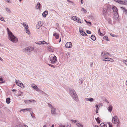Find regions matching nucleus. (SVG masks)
Here are the masks:
<instances>
[{
    "label": "nucleus",
    "instance_id": "4",
    "mask_svg": "<svg viewBox=\"0 0 127 127\" xmlns=\"http://www.w3.org/2000/svg\"><path fill=\"white\" fill-rule=\"evenodd\" d=\"M112 122L113 124H118L119 123L118 118L116 116H115L112 119Z\"/></svg>",
    "mask_w": 127,
    "mask_h": 127
},
{
    "label": "nucleus",
    "instance_id": "16",
    "mask_svg": "<svg viewBox=\"0 0 127 127\" xmlns=\"http://www.w3.org/2000/svg\"><path fill=\"white\" fill-rule=\"evenodd\" d=\"M31 87L35 89L36 91H37L38 90V88L37 87V86L35 84H31Z\"/></svg>",
    "mask_w": 127,
    "mask_h": 127
},
{
    "label": "nucleus",
    "instance_id": "21",
    "mask_svg": "<svg viewBox=\"0 0 127 127\" xmlns=\"http://www.w3.org/2000/svg\"><path fill=\"white\" fill-rule=\"evenodd\" d=\"M53 35L55 36V38L57 39H58L59 37V35L56 32H55L53 34Z\"/></svg>",
    "mask_w": 127,
    "mask_h": 127
},
{
    "label": "nucleus",
    "instance_id": "11",
    "mask_svg": "<svg viewBox=\"0 0 127 127\" xmlns=\"http://www.w3.org/2000/svg\"><path fill=\"white\" fill-rule=\"evenodd\" d=\"M101 55L102 56H108L110 55L109 53L106 51L102 52L101 53Z\"/></svg>",
    "mask_w": 127,
    "mask_h": 127
},
{
    "label": "nucleus",
    "instance_id": "43",
    "mask_svg": "<svg viewBox=\"0 0 127 127\" xmlns=\"http://www.w3.org/2000/svg\"><path fill=\"white\" fill-rule=\"evenodd\" d=\"M81 10L82 11H83L85 13H86L87 12V11H86V9H85L84 8H81Z\"/></svg>",
    "mask_w": 127,
    "mask_h": 127
},
{
    "label": "nucleus",
    "instance_id": "49",
    "mask_svg": "<svg viewBox=\"0 0 127 127\" xmlns=\"http://www.w3.org/2000/svg\"><path fill=\"white\" fill-rule=\"evenodd\" d=\"M52 114L53 115H56V112H51Z\"/></svg>",
    "mask_w": 127,
    "mask_h": 127
},
{
    "label": "nucleus",
    "instance_id": "57",
    "mask_svg": "<svg viewBox=\"0 0 127 127\" xmlns=\"http://www.w3.org/2000/svg\"><path fill=\"white\" fill-rule=\"evenodd\" d=\"M78 127H83V125L82 124H79L78 125Z\"/></svg>",
    "mask_w": 127,
    "mask_h": 127
},
{
    "label": "nucleus",
    "instance_id": "41",
    "mask_svg": "<svg viewBox=\"0 0 127 127\" xmlns=\"http://www.w3.org/2000/svg\"><path fill=\"white\" fill-rule=\"evenodd\" d=\"M109 58H105V60H103V61H109Z\"/></svg>",
    "mask_w": 127,
    "mask_h": 127
},
{
    "label": "nucleus",
    "instance_id": "33",
    "mask_svg": "<svg viewBox=\"0 0 127 127\" xmlns=\"http://www.w3.org/2000/svg\"><path fill=\"white\" fill-rule=\"evenodd\" d=\"M4 81H3L2 78L0 77V83H4Z\"/></svg>",
    "mask_w": 127,
    "mask_h": 127
},
{
    "label": "nucleus",
    "instance_id": "3",
    "mask_svg": "<svg viewBox=\"0 0 127 127\" xmlns=\"http://www.w3.org/2000/svg\"><path fill=\"white\" fill-rule=\"evenodd\" d=\"M49 59L50 60V63L52 64L56 63L57 61V57L53 54L50 55L49 57Z\"/></svg>",
    "mask_w": 127,
    "mask_h": 127
},
{
    "label": "nucleus",
    "instance_id": "48",
    "mask_svg": "<svg viewBox=\"0 0 127 127\" xmlns=\"http://www.w3.org/2000/svg\"><path fill=\"white\" fill-rule=\"evenodd\" d=\"M107 20L108 21V22L109 23H111V19H110V18H107Z\"/></svg>",
    "mask_w": 127,
    "mask_h": 127
},
{
    "label": "nucleus",
    "instance_id": "38",
    "mask_svg": "<svg viewBox=\"0 0 127 127\" xmlns=\"http://www.w3.org/2000/svg\"><path fill=\"white\" fill-rule=\"evenodd\" d=\"M51 108V111H56V109L53 107Z\"/></svg>",
    "mask_w": 127,
    "mask_h": 127
},
{
    "label": "nucleus",
    "instance_id": "50",
    "mask_svg": "<svg viewBox=\"0 0 127 127\" xmlns=\"http://www.w3.org/2000/svg\"><path fill=\"white\" fill-rule=\"evenodd\" d=\"M85 21L88 24V23H89V24H90V25H91V23L90 22H88V21H87L85 19Z\"/></svg>",
    "mask_w": 127,
    "mask_h": 127
},
{
    "label": "nucleus",
    "instance_id": "46",
    "mask_svg": "<svg viewBox=\"0 0 127 127\" xmlns=\"http://www.w3.org/2000/svg\"><path fill=\"white\" fill-rule=\"evenodd\" d=\"M100 31V29H99L98 31V32L99 34L101 35H103V34L102 33H101Z\"/></svg>",
    "mask_w": 127,
    "mask_h": 127
},
{
    "label": "nucleus",
    "instance_id": "61",
    "mask_svg": "<svg viewBox=\"0 0 127 127\" xmlns=\"http://www.w3.org/2000/svg\"><path fill=\"white\" fill-rule=\"evenodd\" d=\"M56 26H57V27H59V24H58V23H56Z\"/></svg>",
    "mask_w": 127,
    "mask_h": 127
},
{
    "label": "nucleus",
    "instance_id": "5",
    "mask_svg": "<svg viewBox=\"0 0 127 127\" xmlns=\"http://www.w3.org/2000/svg\"><path fill=\"white\" fill-rule=\"evenodd\" d=\"M24 50L25 52H30L34 50V48L32 47H28L25 48Z\"/></svg>",
    "mask_w": 127,
    "mask_h": 127
},
{
    "label": "nucleus",
    "instance_id": "22",
    "mask_svg": "<svg viewBox=\"0 0 127 127\" xmlns=\"http://www.w3.org/2000/svg\"><path fill=\"white\" fill-rule=\"evenodd\" d=\"M48 11H45L42 14V15L44 17H46L48 14Z\"/></svg>",
    "mask_w": 127,
    "mask_h": 127
},
{
    "label": "nucleus",
    "instance_id": "40",
    "mask_svg": "<svg viewBox=\"0 0 127 127\" xmlns=\"http://www.w3.org/2000/svg\"><path fill=\"white\" fill-rule=\"evenodd\" d=\"M30 114L32 116V117L33 118H35V117L33 115V112H31L30 113Z\"/></svg>",
    "mask_w": 127,
    "mask_h": 127
},
{
    "label": "nucleus",
    "instance_id": "17",
    "mask_svg": "<svg viewBox=\"0 0 127 127\" xmlns=\"http://www.w3.org/2000/svg\"><path fill=\"white\" fill-rule=\"evenodd\" d=\"M32 110H33L32 108H26L22 109L20 111H31Z\"/></svg>",
    "mask_w": 127,
    "mask_h": 127
},
{
    "label": "nucleus",
    "instance_id": "28",
    "mask_svg": "<svg viewBox=\"0 0 127 127\" xmlns=\"http://www.w3.org/2000/svg\"><path fill=\"white\" fill-rule=\"evenodd\" d=\"M21 81L19 80H16V83L18 86H19V85L20 84H21Z\"/></svg>",
    "mask_w": 127,
    "mask_h": 127
},
{
    "label": "nucleus",
    "instance_id": "12",
    "mask_svg": "<svg viewBox=\"0 0 127 127\" xmlns=\"http://www.w3.org/2000/svg\"><path fill=\"white\" fill-rule=\"evenodd\" d=\"M41 4L39 2H37L36 4L35 8L36 9L40 10V9Z\"/></svg>",
    "mask_w": 127,
    "mask_h": 127
},
{
    "label": "nucleus",
    "instance_id": "23",
    "mask_svg": "<svg viewBox=\"0 0 127 127\" xmlns=\"http://www.w3.org/2000/svg\"><path fill=\"white\" fill-rule=\"evenodd\" d=\"M35 101L33 100V99H31V100H25L24 101L26 103H27L29 101L30 102H32V101Z\"/></svg>",
    "mask_w": 127,
    "mask_h": 127
},
{
    "label": "nucleus",
    "instance_id": "24",
    "mask_svg": "<svg viewBox=\"0 0 127 127\" xmlns=\"http://www.w3.org/2000/svg\"><path fill=\"white\" fill-rule=\"evenodd\" d=\"M112 9L114 11L117 12L118 11L117 8L115 6H113L112 7Z\"/></svg>",
    "mask_w": 127,
    "mask_h": 127
},
{
    "label": "nucleus",
    "instance_id": "35",
    "mask_svg": "<svg viewBox=\"0 0 127 127\" xmlns=\"http://www.w3.org/2000/svg\"><path fill=\"white\" fill-rule=\"evenodd\" d=\"M0 20L5 22L4 20V18L1 15H0Z\"/></svg>",
    "mask_w": 127,
    "mask_h": 127
},
{
    "label": "nucleus",
    "instance_id": "60",
    "mask_svg": "<svg viewBox=\"0 0 127 127\" xmlns=\"http://www.w3.org/2000/svg\"><path fill=\"white\" fill-rule=\"evenodd\" d=\"M93 63L92 62L90 64V66L91 67H92V66H93Z\"/></svg>",
    "mask_w": 127,
    "mask_h": 127
},
{
    "label": "nucleus",
    "instance_id": "10",
    "mask_svg": "<svg viewBox=\"0 0 127 127\" xmlns=\"http://www.w3.org/2000/svg\"><path fill=\"white\" fill-rule=\"evenodd\" d=\"M65 46L66 48H71L72 46V44L70 42H67Z\"/></svg>",
    "mask_w": 127,
    "mask_h": 127
},
{
    "label": "nucleus",
    "instance_id": "19",
    "mask_svg": "<svg viewBox=\"0 0 127 127\" xmlns=\"http://www.w3.org/2000/svg\"><path fill=\"white\" fill-rule=\"evenodd\" d=\"M108 110L109 111H111L112 110V109L113 108V106L111 105H109L108 106Z\"/></svg>",
    "mask_w": 127,
    "mask_h": 127
},
{
    "label": "nucleus",
    "instance_id": "39",
    "mask_svg": "<svg viewBox=\"0 0 127 127\" xmlns=\"http://www.w3.org/2000/svg\"><path fill=\"white\" fill-rule=\"evenodd\" d=\"M36 91L42 94H43L44 93L42 91L40 90L38 88V90H37Z\"/></svg>",
    "mask_w": 127,
    "mask_h": 127
},
{
    "label": "nucleus",
    "instance_id": "51",
    "mask_svg": "<svg viewBox=\"0 0 127 127\" xmlns=\"http://www.w3.org/2000/svg\"><path fill=\"white\" fill-rule=\"evenodd\" d=\"M16 127H24L20 125H16Z\"/></svg>",
    "mask_w": 127,
    "mask_h": 127
},
{
    "label": "nucleus",
    "instance_id": "34",
    "mask_svg": "<svg viewBox=\"0 0 127 127\" xmlns=\"http://www.w3.org/2000/svg\"><path fill=\"white\" fill-rule=\"evenodd\" d=\"M95 119L96 121L98 123V124L100 123V120L99 118V117H98L97 118H95Z\"/></svg>",
    "mask_w": 127,
    "mask_h": 127
},
{
    "label": "nucleus",
    "instance_id": "30",
    "mask_svg": "<svg viewBox=\"0 0 127 127\" xmlns=\"http://www.w3.org/2000/svg\"><path fill=\"white\" fill-rule=\"evenodd\" d=\"M100 126L101 127H107L103 123H101Z\"/></svg>",
    "mask_w": 127,
    "mask_h": 127
},
{
    "label": "nucleus",
    "instance_id": "59",
    "mask_svg": "<svg viewBox=\"0 0 127 127\" xmlns=\"http://www.w3.org/2000/svg\"><path fill=\"white\" fill-rule=\"evenodd\" d=\"M48 65H49V66H51V67H53V68H55V66L53 65H51L50 64H48Z\"/></svg>",
    "mask_w": 127,
    "mask_h": 127
},
{
    "label": "nucleus",
    "instance_id": "52",
    "mask_svg": "<svg viewBox=\"0 0 127 127\" xmlns=\"http://www.w3.org/2000/svg\"><path fill=\"white\" fill-rule=\"evenodd\" d=\"M48 106L50 108H51L52 107H53L52 105L51 104H50V103L48 104Z\"/></svg>",
    "mask_w": 127,
    "mask_h": 127
},
{
    "label": "nucleus",
    "instance_id": "29",
    "mask_svg": "<svg viewBox=\"0 0 127 127\" xmlns=\"http://www.w3.org/2000/svg\"><path fill=\"white\" fill-rule=\"evenodd\" d=\"M91 39L94 40L95 41L96 40V38L95 36L93 35H92L91 36Z\"/></svg>",
    "mask_w": 127,
    "mask_h": 127
},
{
    "label": "nucleus",
    "instance_id": "37",
    "mask_svg": "<svg viewBox=\"0 0 127 127\" xmlns=\"http://www.w3.org/2000/svg\"><path fill=\"white\" fill-rule=\"evenodd\" d=\"M6 10L9 13H10L11 12L10 10L8 8H5Z\"/></svg>",
    "mask_w": 127,
    "mask_h": 127
},
{
    "label": "nucleus",
    "instance_id": "62",
    "mask_svg": "<svg viewBox=\"0 0 127 127\" xmlns=\"http://www.w3.org/2000/svg\"><path fill=\"white\" fill-rule=\"evenodd\" d=\"M76 125L78 126V125H79L80 124H79V123L78 122H76Z\"/></svg>",
    "mask_w": 127,
    "mask_h": 127
},
{
    "label": "nucleus",
    "instance_id": "47",
    "mask_svg": "<svg viewBox=\"0 0 127 127\" xmlns=\"http://www.w3.org/2000/svg\"><path fill=\"white\" fill-rule=\"evenodd\" d=\"M123 62L125 64L126 66H127V61L126 60H124Z\"/></svg>",
    "mask_w": 127,
    "mask_h": 127
},
{
    "label": "nucleus",
    "instance_id": "13",
    "mask_svg": "<svg viewBox=\"0 0 127 127\" xmlns=\"http://www.w3.org/2000/svg\"><path fill=\"white\" fill-rule=\"evenodd\" d=\"M108 12L107 9L105 8H104L103 10V15L104 16H106Z\"/></svg>",
    "mask_w": 127,
    "mask_h": 127
},
{
    "label": "nucleus",
    "instance_id": "31",
    "mask_svg": "<svg viewBox=\"0 0 127 127\" xmlns=\"http://www.w3.org/2000/svg\"><path fill=\"white\" fill-rule=\"evenodd\" d=\"M41 29L42 32H43L45 31V30L46 29V28L45 27L43 26L41 27Z\"/></svg>",
    "mask_w": 127,
    "mask_h": 127
},
{
    "label": "nucleus",
    "instance_id": "6",
    "mask_svg": "<svg viewBox=\"0 0 127 127\" xmlns=\"http://www.w3.org/2000/svg\"><path fill=\"white\" fill-rule=\"evenodd\" d=\"M71 19L75 21L76 22L80 23H83V21H81L80 19L78 20V18L76 16H73L71 18Z\"/></svg>",
    "mask_w": 127,
    "mask_h": 127
},
{
    "label": "nucleus",
    "instance_id": "58",
    "mask_svg": "<svg viewBox=\"0 0 127 127\" xmlns=\"http://www.w3.org/2000/svg\"><path fill=\"white\" fill-rule=\"evenodd\" d=\"M116 17L114 18L116 19H118V15H117V14H116Z\"/></svg>",
    "mask_w": 127,
    "mask_h": 127
},
{
    "label": "nucleus",
    "instance_id": "1",
    "mask_svg": "<svg viewBox=\"0 0 127 127\" xmlns=\"http://www.w3.org/2000/svg\"><path fill=\"white\" fill-rule=\"evenodd\" d=\"M7 30L8 34V39L13 43H16L18 41V39L17 38L14 36L12 33L9 30L8 28H7Z\"/></svg>",
    "mask_w": 127,
    "mask_h": 127
},
{
    "label": "nucleus",
    "instance_id": "26",
    "mask_svg": "<svg viewBox=\"0 0 127 127\" xmlns=\"http://www.w3.org/2000/svg\"><path fill=\"white\" fill-rule=\"evenodd\" d=\"M6 102L8 104H9L10 102V99L9 97H8L6 99Z\"/></svg>",
    "mask_w": 127,
    "mask_h": 127
},
{
    "label": "nucleus",
    "instance_id": "18",
    "mask_svg": "<svg viewBox=\"0 0 127 127\" xmlns=\"http://www.w3.org/2000/svg\"><path fill=\"white\" fill-rule=\"evenodd\" d=\"M85 99L86 101H89L90 102H92L94 100V99L93 98L91 97L88 98H86Z\"/></svg>",
    "mask_w": 127,
    "mask_h": 127
},
{
    "label": "nucleus",
    "instance_id": "25",
    "mask_svg": "<svg viewBox=\"0 0 127 127\" xmlns=\"http://www.w3.org/2000/svg\"><path fill=\"white\" fill-rule=\"evenodd\" d=\"M121 8L123 10V11L125 12L126 14L127 13V10L124 7H121Z\"/></svg>",
    "mask_w": 127,
    "mask_h": 127
},
{
    "label": "nucleus",
    "instance_id": "55",
    "mask_svg": "<svg viewBox=\"0 0 127 127\" xmlns=\"http://www.w3.org/2000/svg\"><path fill=\"white\" fill-rule=\"evenodd\" d=\"M109 61L112 62H114V61L113 60V59H112L111 58H110Z\"/></svg>",
    "mask_w": 127,
    "mask_h": 127
},
{
    "label": "nucleus",
    "instance_id": "8",
    "mask_svg": "<svg viewBox=\"0 0 127 127\" xmlns=\"http://www.w3.org/2000/svg\"><path fill=\"white\" fill-rule=\"evenodd\" d=\"M43 24V23L42 22L39 21L38 22L36 25V29H38L41 26H42Z\"/></svg>",
    "mask_w": 127,
    "mask_h": 127
},
{
    "label": "nucleus",
    "instance_id": "20",
    "mask_svg": "<svg viewBox=\"0 0 127 127\" xmlns=\"http://www.w3.org/2000/svg\"><path fill=\"white\" fill-rule=\"evenodd\" d=\"M25 29L28 28V25L26 23H24L23 24L22 23Z\"/></svg>",
    "mask_w": 127,
    "mask_h": 127
},
{
    "label": "nucleus",
    "instance_id": "42",
    "mask_svg": "<svg viewBox=\"0 0 127 127\" xmlns=\"http://www.w3.org/2000/svg\"><path fill=\"white\" fill-rule=\"evenodd\" d=\"M107 123L109 125V127H112V123L110 122H108Z\"/></svg>",
    "mask_w": 127,
    "mask_h": 127
},
{
    "label": "nucleus",
    "instance_id": "53",
    "mask_svg": "<svg viewBox=\"0 0 127 127\" xmlns=\"http://www.w3.org/2000/svg\"><path fill=\"white\" fill-rule=\"evenodd\" d=\"M71 121H72V122L73 123H76L77 122L75 120H71Z\"/></svg>",
    "mask_w": 127,
    "mask_h": 127
},
{
    "label": "nucleus",
    "instance_id": "64",
    "mask_svg": "<svg viewBox=\"0 0 127 127\" xmlns=\"http://www.w3.org/2000/svg\"><path fill=\"white\" fill-rule=\"evenodd\" d=\"M95 127H99L97 125H95Z\"/></svg>",
    "mask_w": 127,
    "mask_h": 127
},
{
    "label": "nucleus",
    "instance_id": "32",
    "mask_svg": "<svg viewBox=\"0 0 127 127\" xmlns=\"http://www.w3.org/2000/svg\"><path fill=\"white\" fill-rule=\"evenodd\" d=\"M26 30L25 31L26 33H28L29 34H30V32L29 31V29L28 28L26 29Z\"/></svg>",
    "mask_w": 127,
    "mask_h": 127
},
{
    "label": "nucleus",
    "instance_id": "63",
    "mask_svg": "<svg viewBox=\"0 0 127 127\" xmlns=\"http://www.w3.org/2000/svg\"><path fill=\"white\" fill-rule=\"evenodd\" d=\"M0 61H3V60L0 57Z\"/></svg>",
    "mask_w": 127,
    "mask_h": 127
},
{
    "label": "nucleus",
    "instance_id": "14",
    "mask_svg": "<svg viewBox=\"0 0 127 127\" xmlns=\"http://www.w3.org/2000/svg\"><path fill=\"white\" fill-rule=\"evenodd\" d=\"M80 32L81 35L84 36H87V34L83 31V30H82L81 31L80 29L79 30Z\"/></svg>",
    "mask_w": 127,
    "mask_h": 127
},
{
    "label": "nucleus",
    "instance_id": "36",
    "mask_svg": "<svg viewBox=\"0 0 127 127\" xmlns=\"http://www.w3.org/2000/svg\"><path fill=\"white\" fill-rule=\"evenodd\" d=\"M103 39L105 40L108 41V37L107 36H105L103 37Z\"/></svg>",
    "mask_w": 127,
    "mask_h": 127
},
{
    "label": "nucleus",
    "instance_id": "44",
    "mask_svg": "<svg viewBox=\"0 0 127 127\" xmlns=\"http://www.w3.org/2000/svg\"><path fill=\"white\" fill-rule=\"evenodd\" d=\"M19 86L20 87L22 88H23L24 87L23 84L22 83L20 84Z\"/></svg>",
    "mask_w": 127,
    "mask_h": 127
},
{
    "label": "nucleus",
    "instance_id": "15",
    "mask_svg": "<svg viewBox=\"0 0 127 127\" xmlns=\"http://www.w3.org/2000/svg\"><path fill=\"white\" fill-rule=\"evenodd\" d=\"M36 44H48L47 43V42H46L44 41H39L37 42V43L36 42Z\"/></svg>",
    "mask_w": 127,
    "mask_h": 127
},
{
    "label": "nucleus",
    "instance_id": "2",
    "mask_svg": "<svg viewBox=\"0 0 127 127\" xmlns=\"http://www.w3.org/2000/svg\"><path fill=\"white\" fill-rule=\"evenodd\" d=\"M69 93L71 96L75 101L77 102L79 101L78 96L73 89H69Z\"/></svg>",
    "mask_w": 127,
    "mask_h": 127
},
{
    "label": "nucleus",
    "instance_id": "45",
    "mask_svg": "<svg viewBox=\"0 0 127 127\" xmlns=\"http://www.w3.org/2000/svg\"><path fill=\"white\" fill-rule=\"evenodd\" d=\"M48 50L50 51H52V49L50 47H49L48 48Z\"/></svg>",
    "mask_w": 127,
    "mask_h": 127
},
{
    "label": "nucleus",
    "instance_id": "9",
    "mask_svg": "<svg viewBox=\"0 0 127 127\" xmlns=\"http://www.w3.org/2000/svg\"><path fill=\"white\" fill-rule=\"evenodd\" d=\"M102 104L100 103L98 104H96L95 105L96 110L95 111H98L99 108L101 107L102 106Z\"/></svg>",
    "mask_w": 127,
    "mask_h": 127
},
{
    "label": "nucleus",
    "instance_id": "54",
    "mask_svg": "<svg viewBox=\"0 0 127 127\" xmlns=\"http://www.w3.org/2000/svg\"><path fill=\"white\" fill-rule=\"evenodd\" d=\"M87 33L88 34H90L91 33V32L89 30H87L86 31Z\"/></svg>",
    "mask_w": 127,
    "mask_h": 127
},
{
    "label": "nucleus",
    "instance_id": "27",
    "mask_svg": "<svg viewBox=\"0 0 127 127\" xmlns=\"http://www.w3.org/2000/svg\"><path fill=\"white\" fill-rule=\"evenodd\" d=\"M107 9L108 12H109L111 11V7L109 6H107Z\"/></svg>",
    "mask_w": 127,
    "mask_h": 127
},
{
    "label": "nucleus",
    "instance_id": "56",
    "mask_svg": "<svg viewBox=\"0 0 127 127\" xmlns=\"http://www.w3.org/2000/svg\"><path fill=\"white\" fill-rule=\"evenodd\" d=\"M110 34L111 36L112 37H114L116 36V35L115 34H113L112 33H110Z\"/></svg>",
    "mask_w": 127,
    "mask_h": 127
},
{
    "label": "nucleus",
    "instance_id": "7",
    "mask_svg": "<svg viewBox=\"0 0 127 127\" xmlns=\"http://www.w3.org/2000/svg\"><path fill=\"white\" fill-rule=\"evenodd\" d=\"M114 0L120 4L127 5V0H123V1L121 0Z\"/></svg>",
    "mask_w": 127,
    "mask_h": 127
}]
</instances>
